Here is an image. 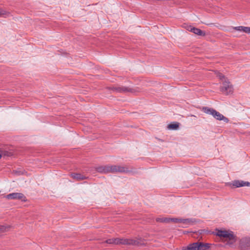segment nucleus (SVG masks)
Masks as SVG:
<instances>
[{
	"label": "nucleus",
	"instance_id": "ddd939ff",
	"mask_svg": "<svg viewBox=\"0 0 250 250\" xmlns=\"http://www.w3.org/2000/svg\"><path fill=\"white\" fill-rule=\"evenodd\" d=\"M249 182H244L243 181H234L233 183V185L236 188L241 187H244L245 186H248L249 185Z\"/></svg>",
	"mask_w": 250,
	"mask_h": 250
},
{
	"label": "nucleus",
	"instance_id": "6ab92c4d",
	"mask_svg": "<svg viewBox=\"0 0 250 250\" xmlns=\"http://www.w3.org/2000/svg\"><path fill=\"white\" fill-rule=\"evenodd\" d=\"M242 31L247 33H250V27L243 26Z\"/></svg>",
	"mask_w": 250,
	"mask_h": 250
},
{
	"label": "nucleus",
	"instance_id": "423d86ee",
	"mask_svg": "<svg viewBox=\"0 0 250 250\" xmlns=\"http://www.w3.org/2000/svg\"><path fill=\"white\" fill-rule=\"evenodd\" d=\"M5 198L8 200L19 199L23 202L27 201L26 198L23 194L18 192L10 193L7 195Z\"/></svg>",
	"mask_w": 250,
	"mask_h": 250
},
{
	"label": "nucleus",
	"instance_id": "f3484780",
	"mask_svg": "<svg viewBox=\"0 0 250 250\" xmlns=\"http://www.w3.org/2000/svg\"><path fill=\"white\" fill-rule=\"evenodd\" d=\"M180 223L185 225H188L191 224L192 221L190 219H181Z\"/></svg>",
	"mask_w": 250,
	"mask_h": 250
},
{
	"label": "nucleus",
	"instance_id": "9d476101",
	"mask_svg": "<svg viewBox=\"0 0 250 250\" xmlns=\"http://www.w3.org/2000/svg\"><path fill=\"white\" fill-rule=\"evenodd\" d=\"M70 176L76 181H81L87 179V177L80 174L77 173H71Z\"/></svg>",
	"mask_w": 250,
	"mask_h": 250
},
{
	"label": "nucleus",
	"instance_id": "2eb2a0df",
	"mask_svg": "<svg viewBox=\"0 0 250 250\" xmlns=\"http://www.w3.org/2000/svg\"><path fill=\"white\" fill-rule=\"evenodd\" d=\"M12 155V153L11 152H9L0 148V159L2 157V156H10Z\"/></svg>",
	"mask_w": 250,
	"mask_h": 250
},
{
	"label": "nucleus",
	"instance_id": "dca6fc26",
	"mask_svg": "<svg viewBox=\"0 0 250 250\" xmlns=\"http://www.w3.org/2000/svg\"><path fill=\"white\" fill-rule=\"evenodd\" d=\"M179 127V123L177 122L169 124L167 128L169 129L176 130Z\"/></svg>",
	"mask_w": 250,
	"mask_h": 250
},
{
	"label": "nucleus",
	"instance_id": "20e7f679",
	"mask_svg": "<svg viewBox=\"0 0 250 250\" xmlns=\"http://www.w3.org/2000/svg\"><path fill=\"white\" fill-rule=\"evenodd\" d=\"M220 90L224 94L228 95L233 93V88L230 82L228 80H225L222 83Z\"/></svg>",
	"mask_w": 250,
	"mask_h": 250
},
{
	"label": "nucleus",
	"instance_id": "4468645a",
	"mask_svg": "<svg viewBox=\"0 0 250 250\" xmlns=\"http://www.w3.org/2000/svg\"><path fill=\"white\" fill-rule=\"evenodd\" d=\"M192 32L194 33V34L201 36H204L206 35V33L204 31L201 30V29L199 28H197L196 27H194L192 28Z\"/></svg>",
	"mask_w": 250,
	"mask_h": 250
},
{
	"label": "nucleus",
	"instance_id": "f257e3e1",
	"mask_svg": "<svg viewBox=\"0 0 250 250\" xmlns=\"http://www.w3.org/2000/svg\"><path fill=\"white\" fill-rule=\"evenodd\" d=\"M216 235L220 237L226 238L222 240V242L225 244V246L232 247L236 241V236L233 232L229 230H222L216 229Z\"/></svg>",
	"mask_w": 250,
	"mask_h": 250
},
{
	"label": "nucleus",
	"instance_id": "39448f33",
	"mask_svg": "<svg viewBox=\"0 0 250 250\" xmlns=\"http://www.w3.org/2000/svg\"><path fill=\"white\" fill-rule=\"evenodd\" d=\"M117 245H138L139 242L136 240L126 238H117Z\"/></svg>",
	"mask_w": 250,
	"mask_h": 250
},
{
	"label": "nucleus",
	"instance_id": "7ed1b4c3",
	"mask_svg": "<svg viewBox=\"0 0 250 250\" xmlns=\"http://www.w3.org/2000/svg\"><path fill=\"white\" fill-rule=\"evenodd\" d=\"M109 89L118 93H135L137 91L133 88L121 85L114 86L109 87Z\"/></svg>",
	"mask_w": 250,
	"mask_h": 250
},
{
	"label": "nucleus",
	"instance_id": "f03ea898",
	"mask_svg": "<svg viewBox=\"0 0 250 250\" xmlns=\"http://www.w3.org/2000/svg\"><path fill=\"white\" fill-rule=\"evenodd\" d=\"M202 111L206 114L211 115L214 118L219 121H223L227 123L229 120L223 115L212 108H209L207 106L202 108Z\"/></svg>",
	"mask_w": 250,
	"mask_h": 250
},
{
	"label": "nucleus",
	"instance_id": "1a4fd4ad",
	"mask_svg": "<svg viewBox=\"0 0 250 250\" xmlns=\"http://www.w3.org/2000/svg\"><path fill=\"white\" fill-rule=\"evenodd\" d=\"M96 169L98 172L102 173L111 172V166H99Z\"/></svg>",
	"mask_w": 250,
	"mask_h": 250
},
{
	"label": "nucleus",
	"instance_id": "5701e85b",
	"mask_svg": "<svg viewBox=\"0 0 250 250\" xmlns=\"http://www.w3.org/2000/svg\"><path fill=\"white\" fill-rule=\"evenodd\" d=\"M156 221L158 222H164V221H165V220H164V217L157 218Z\"/></svg>",
	"mask_w": 250,
	"mask_h": 250
},
{
	"label": "nucleus",
	"instance_id": "412c9836",
	"mask_svg": "<svg viewBox=\"0 0 250 250\" xmlns=\"http://www.w3.org/2000/svg\"><path fill=\"white\" fill-rule=\"evenodd\" d=\"M185 28L187 29V30H188L190 32H192V28H194V27H193L191 25H187L185 26Z\"/></svg>",
	"mask_w": 250,
	"mask_h": 250
},
{
	"label": "nucleus",
	"instance_id": "6e6552de",
	"mask_svg": "<svg viewBox=\"0 0 250 250\" xmlns=\"http://www.w3.org/2000/svg\"><path fill=\"white\" fill-rule=\"evenodd\" d=\"M239 247L241 250L249 249L250 247V238H243L241 239L239 243Z\"/></svg>",
	"mask_w": 250,
	"mask_h": 250
},
{
	"label": "nucleus",
	"instance_id": "0eeeda50",
	"mask_svg": "<svg viewBox=\"0 0 250 250\" xmlns=\"http://www.w3.org/2000/svg\"><path fill=\"white\" fill-rule=\"evenodd\" d=\"M130 171L126 167L117 165L111 166V172L112 173H129Z\"/></svg>",
	"mask_w": 250,
	"mask_h": 250
},
{
	"label": "nucleus",
	"instance_id": "a878e982",
	"mask_svg": "<svg viewBox=\"0 0 250 250\" xmlns=\"http://www.w3.org/2000/svg\"><path fill=\"white\" fill-rule=\"evenodd\" d=\"M6 14V12L5 11L0 9V15H5Z\"/></svg>",
	"mask_w": 250,
	"mask_h": 250
},
{
	"label": "nucleus",
	"instance_id": "aec40b11",
	"mask_svg": "<svg viewBox=\"0 0 250 250\" xmlns=\"http://www.w3.org/2000/svg\"><path fill=\"white\" fill-rule=\"evenodd\" d=\"M171 221L174 223H180V221H181V219L180 218H171Z\"/></svg>",
	"mask_w": 250,
	"mask_h": 250
},
{
	"label": "nucleus",
	"instance_id": "a211bd4d",
	"mask_svg": "<svg viewBox=\"0 0 250 250\" xmlns=\"http://www.w3.org/2000/svg\"><path fill=\"white\" fill-rule=\"evenodd\" d=\"M117 238H112V239H109L107 240H106L105 242L107 244H116V242H117Z\"/></svg>",
	"mask_w": 250,
	"mask_h": 250
},
{
	"label": "nucleus",
	"instance_id": "b1692460",
	"mask_svg": "<svg viewBox=\"0 0 250 250\" xmlns=\"http://www.w3.org/2000/svg\"><path fill=\"white\" fill-rule=\"evenodd\" d=\"M234 29L238 31H242L243 26H240L235 27H234Z\"/></svg>",
	"mask_w": 250,
	"mask_h": 250
},
{
	"label": "nucleus",
	"instance_id": "f8f14e48",
	"mask_svg": "<svg viewBox=\"0 0 250 250\" xmlns=\"http://www.w3.org/2000/svg\"><path fill=\"white\" fill-rule=\"evenodd\" d=\"M183 250H199L198 242L189 244L187 247H184Z\"/></svg>",
	"mask_w": 250,
	"mask_h": 250
},
{
	"label": "nucleus",
	"instance_id": "4be33fe9",
	"mask_svg": "<svg viewBox=\"0 0 250 250\" xmlns=\"http://www.w3.org/2000/svg\"><path fill=\"white\" fill-rule=\"evenodd\" d=\"M171 218L164 217V220H165V221H164V223H169L171 221Z\"/></svg>",
	"mask_w": 250,
	"mask_h": 250
},
{
	"label": "nucleus",
	"instance_id": "393cba45",
	"mask_svg": "<svg viewBox=\"0 0 250 250\" xmlns=\"http://www.w3.org/2000/svg\"><path fill=\"white\" fill-rule=\"evenodd\" d=\"M218 77L220 80H223L225 78V76L221 73H219Z\"/></svg>",
	"mask_w": 250,
	"mask_h": 250
},
{
	"label": "nucleus",
	"instance_id": "bb28decb",
	"mask_svg": "<svg viewBox=\"0 0 250 250\" xmlns=\"http://www.w3.org/2000/svg\"><path fill=\"white\" fill-rule=\"evenodd\" d=\"M5 229L3 226L0 227V231H4V229Z\"/></svg>",
	"mask_w": 250,
	"mask_h": 250
},
{
	"label": "nucleus",
	"instance_id": "9b49d317",
	"mask_svg": "<svg viewBox=\"0 0 250 250\" xmlns=\"http://www.w3.org/2000/svg\"><path fill=\"white\" fill-rule=\"evenodd\" d=\"M199 250H209L210 249L211 244L204 243L201 242H197Z\"/></svg>",
	"mask_w": 250,
	"mask_h": 250
}]
</instances>
